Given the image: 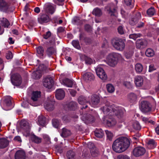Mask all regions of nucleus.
Returning <instances> with one entry per match:
<instances>
[{
	"label": "nucleus",
	"instance_id": "72a5a7b5",
	"mask_svg": "<svg viewBox=\"0 0 159 159\" xmlns=\"http://www.w3.org/2000/svg\"><path fill=\"white\" fill-rule=\"evenodd\" d=\"M68 107L70 110H75L77 108V103L74 102H71L68 104Z\"/></svg>",
	"mask_w": 159,
	"mask_h": 159
},
{
	"label": "nucleus",
	"instance_id": "1a4fd4ad",
	"mask_svg": "<svg viewBox=\"0 0 159 159\" xmlns=\"http://www.w3.org/2000/svg\"><path fill=\"white\" fill-rule=\"evenodd\" d=\"M116 5L113 3L108 5L106 8L109 15L115 19L116 18L117 15L116 11Z\"/></svg>",
	"mask_w": 159,
	"mask_h": 159
},
{
	"label": "nucleus",
	"instance_id": "c85d7f7f",
	"mask_svg": "<svg viewBox=\"0 0 159 159\" xmlns=\"http://www.w3.org/2000/svg\"><path fill=\"white\" fill-rule=\"evenodd\" d=\"M50 20L49 16L46 14H42L40 16V24L47 23Z\"/></svg>",
	"mask_w": 159,
	"mask_h": 159
},
{
	"label": "nucleus",
	"instance_id": "f3484780",
	"mask_svg": "<svg viewBox=\"0 0 159 159\" xmlns=\"http://www.w3.org/2000/svg\"><path fill=\"white\" fill-rule=\"evenodd\" d=\"M141 18V15L140 12H138L131 18L129 21V23L132 25H134L138 23L139 20Z\"/></svg>",
	"mask_w": 159,
	"mask_h": 159
},
{
	"label": "nucleus",
	"instance_id": "423d86ee",
	"mask_svg": "<svg viewBox=\"0 0 159 159\" xmlns=\"http://www.w3.org/2000/svg\"><path fill=\"white\" fill-rule=\"evenodd\" d=\"M40 97V91H33L31 94V99L32 102L30 104L32 106L36 107L39 105V98Z\"/></svg>",
	"mask_w": 159,
	"mask_h": 159
},
{
	"label": "nucleus",
	"instance_id": "c756f323",
	"mask_svg": "<svg viewBox=\"0 0 159 159\" xmlns=\"http://www.w3.org/2000/svg\"><path fill=\"white\" fill-rule=\"evenodd\" d=\"M71 134L70 131L65 128L62 129V132L61 134V136L63 137H67Z\"/></svg>",
	"mask_w": 159,
	"mask_h": 159
},
{
	"label": "nucleus",
	"instance_id": "4468645a",
	"mask_svg": "<svg viewBox=\"0 0 159 159\" xmlns=\"http://www.w3.org/2000/svg\"><path fill=\"white\" fill-rule=\"evenodd\" d=\"M104 122L108 127H111L115 125L116 124V121L112 117H110V116H106L104 120Z\"/></svg>",
	"mask_w": 159,
	"mask_h": 159
},
{
	"label": "nucleus",
	"instance_id": "aec40b11",
	"mask_svg": "<svg viewBox=\"0 0 159 159\" xmlns=\"http://www.w3.org/2000/svg\"><path fill=\"white\" fill-rule=\"evenodd\" d=\"M81 119L85 122H93L94 121L93 117L89 114H84L82 117Z\"/></svg>",
	"mask_w": 159,
	"mask_h": 159
},
{
	"label": "nucleus",
	"instance_id": "412c9836",
	"mask_svg": "<svg viewBox=\"0 0 159 159\" xmlns=\"http://www.w3.org/2000/svg\"><path fill=\"white\" fill-rule=\"evenodd\" d=\"M25 152L21 150L17 151L15 155V159H25Z\"/></svg>",
	"mask_w": 159,
	"mask_h": 159
},
{
	"label": "nucleus",
	"instance_id": "4c0bfd02",
	"mask_svg": "<svg viewBox=\"0 0 159 159\" xmlns=\"http://www.w3.org/2000/svg\"><path fill=\"white\" fill-rule=\"evenodd\" d=\"M106 88L107 91L110 93H112L114 92L115 88L113 85L108 84L107 85Z\"/></svg>",
	"mask_w": 159,
	"mask_h": 159
},
{
	"label": "nucleus",
	"instance_id": "c03bdc74",
	"mask_svg": "<svg viewBox=\"0 0 159 159\" xmlns=\"http://www.w3.org/2000/svg\"><path fill=\"white\" fill-rule=\"evenodd\" d=\"M145 54L147 56L151 57L153 56L154 54V51L151 48L148 49L145 52Z\"/></svg>",
	"mask_w": 159,
	"mask_h": 159
},
{
	"label": "nucleus",
	"instance_id": "0e129e2a",
	"mask_svg": "<svg viewBox=\"0 0 159 159\" xmlns=\"http://www.w3.org/2000/svg\"><path fill=\"white\" fill-rule=\"evenodd\" d=\"M85 62L86 64H91L93 63V60L91 58H87L85 59Z\"/></svg>",
	"mask_w": 159,
	"mask_h": 159
},
{
	"label": "nucleus",
	"instance_id": "de8ad7c7",
	"mask_svg": "<svg viewBox=\"0 0 159 159\" xmlns=\"http://www.w3.org/2000/svg\"><path fill=\"white\" fill-rule=\"evenodd\" d=\"M32 77L35 79H40V72L38 70L32 73Z\"/></svg>",
	"mask_w": 159,
	"mask_h": 159
},
{
	"label": "nucleus",
	"instance_id": "7ed1b4c3",
	"mask_svg": "<svg viewBox=\"0 0 159 159\" xmlns=\"http://www.w3.org/2000/svg\"><path fill=\"white\" fill-rule=\"evenodd\" d=\"M121 54L116 52L109 54L107 58V63L110 66L114 67L116 66L119 59L121 58Z\"/></svg>",
	"mask_w": 159,
	"mask_h": 159
},
{
	"label": "nucleus",
	"instance_id": "79ce46f5",
	"mask_svg": "<svg viewBox=\"0 0 159 159\" xmlns=\"http://www.w3.org/2000/svg\"><path fill=\"white\" fill-rule=\"evenodd\" d=\"M142 36V34L140 33L133 34H130L129 36V38L130 39H132L135 40L137 38L140 37Z\"/></svg>",
	"mask_w": 159,
	"mask_h": 159
},
{
	"label": "nucleus",
	"instance_id": "7c9ffc66",
	"mask_svg": "<svg viewBox=\"0 0 159 159\" xmlns=\"http://www.w3.org/2000/svg\"><path fill=\"white\" fill-rule=\"evenodd\" d=\"M56 52V51L55 48L52 47L48 48L46 51V53L49 57H50L51 55L55 54Z\"/></svg>",
	"mask_w": 159,
	"mask_h": 159
},
{
	"label": "nucleus",
	"instance_id": "39448f33",
	"mask_svg": "<svg viewBox=\"0 0 159 159\" xmlns=\"http://www.w3.org/2000/svg\"><path fill=\"white\" fill-rule=\"evenodd\" d=\"M0 10L5 13L12 12L14 8L10 7V4L4 0H0Z\"/></svg>",
	"mask_w": 159,
	"mask_h": 159
},
{
	"label": "nucleus",
	"instance_id": "49530a36",
	"mask_svg": "<svg viewBox=\"0 0 159 159\" xmlns=\"http://www.w3.org/2000/svg\"><path fill=\"white\" fill-rule=\"evenodd\" d=\"M40 67H41V72L43 74L46 73L48 71V70L47 67V64H42L40 65Z\"/></svg>",
	"mask_w": 159,
	"mask_h": 159
},
{
	"label": "nucleus",
	"instance_id": "ddd939ff",
	"mask_svg": "<svg viewBox=\"0 0 159 159\" xmlns=\"http://www.w3.org/2000/svg\"><path fill=\"white\" fill-rule=\"evenodd\" d=\"M56 7L50 3H47L45 4L43 9L47 13L53 14L55 11Z\"/></svg>",
	"mask_w": 159,
	"mask_h": 159
},
{
	"label": "nucleus",
	"instance_id": "5fc2aeb1",
	"mask_svg": "<svg viewBox=\"0 0 159 159\" xmlns=\"http://www.w3.org/2000/svg\"><path fill=\"white\" fill-rule=\"evenodd\" d=\"M133 127L134 129L136 130H139L141 129V126L139 123L137 121L135 122L134 123Z\"/></svg>",
	"mask_w": 159,
	"mask_h": 159
},
{
	"label": "nucleus",
	"instance_id": "20e7f679",
	"mask_svg": "<svg viewBox=\"0 0 159 159\" xmlns=\"http://www.w3.org/2000/svg\"><path fill=\"white\" fill-rule=\"evenodd\" d=\"M111 43L113 47L116 49L122 51L125 47V40L121 39L116 38L111 40Z\"/></svg>",
	"mask_w": 159,
	"mask_h": 159
},
{
	"label": "nucleus",
	"instance_id": "f03ea898",
	"mask_svg": "<svg viewBox=\"0 0 159 159\" xmlns=\"http://www.w3.org/2000/svg\"><path fill=\"white\" fill-rule=\"evenodd\" d=\"M129 139L126 137H120L113 142L112 148L113 150L118 153L122 152L129 147L130 145Z\"/></svg>",
	"mask_w": 159,
	"mask_h": 159
},
{
	"label": "nucleus",
	"instance_id": "bb28decb",
	"mask_svg": "<svg viewBox=\"0 0 159 159\" xmlns=\"http://www.w3.org/2000/svg\"><path fill=\"white\" fill-rule=\"evenodd\" d=\"M137 98V95L134 93H130L128 95V99L130 102L133 103L135 102Z\"/></svg>",
	"mask_w": 159,
	"mask_h": 159
},
{
	"label": "nucleus",
	"instance_id": "f257e3e1",
	"mask_svg": "<svg viewBox=\"0 0 159 159\" xmlns=\"http://www.w3.org/2000/svg\"><path fill=\"white\" fill-rule=\"evenodd\" d=\"M103 113L107 116H116L118 118H121L125 113V110L121 107H115L114 105H105L101 108Z\"/></svg>",
	"mask_w": 159,
	"mask_h": 159
},
{
	"label": "nucleus",
	"instance_id": "2eb2a0df",
	"mask_svg": "<svg viewBox=\"0 0 159 159\" xmlns=\"http://www.w3.org/2000/svg\"><path fill=\"white\" fill-rule=\"evenodd\" d=\"M20 128L25 132H28L30 129V124L27 121L22 120L20 122Z\"/></svg>",
	"mask_w": 159,
	"mask_h": 159
},
{
	"label": "nucleus",
	"instance_id": "6e6d98bb",
	"mask_svg": "<svg viewBox=\"0 0 159 159\" xmlns=\"http://www.w3.org/2000/svg\"><path fill=\"white\" fill-rule=\"evenodd\" d=\"M117 159H130L129 157L126 155L120 154L117 157Z\"/></svg>",
	"mask_w": 159,
	"mask_h": 159
},
{
	"label": "nucleus",
	"instance_id": "09e8293b",
	"mask_svg": "<svg viewBox=\"0 0 159 159\" xmlns=\"http://www.w3.org/2000/svg\"><path fill=\"white\" fill-rule=\"evenodd\" d=\"M73 46L77 49H79L80 48L79 42L78 40H73L72 42Z\"/></svg>",
	"mask_w": 159,
	"mask_h": 159
},
{
	"label": "nucleus",
	"instance_id": "864d4df0",
	"mask_svg": "<svg viewBox=\"0 0 159 159\" xmlns=\"http://www.w3.org/2000/svg\"><path fill=\"white\" fill-rule=\"evenodd\" d=\"M6 57L7 59H11L13 57V55L11 52L10 51H8L6 54Z\"/></svg>",
	"mask_w": 159,
	"mask_h": 159
},
{
	"label": "nucleus",
	"instance_id": "69168bd1",
	"mask_svg": "<svg viewBox=\"0 0 159 159\" xmlns=\"http://www.w3.org/2000/svg\"><path fill=\"white\" fill-rule=\"evenodd\" d=\"M124 85L128 88H129L131 87V84L130 82H125L124 84Z\"/></svg>",
	"mask_w": 159,
	"mask_h": 159
},
{
	"label": "nucleus",
	"instance_id": "f8f14e48",
	"mask_svg": "<svg viewBox=\"0 0 159 159\" xmlns=\"http://www.w3.org/2000/svg\"><path fill=\"white\" fill-rule=\"evenodd\" d=\"M146 152V150L144 148L142 147H137L134 148L133 151V155L135 157H139L143 155Z\"/></svg>",
	"mask_w": 159,
	"mask_h": 159
},
{
	"label": "nucleus",
	"instance_id": "b1692460",
	"mask_svg": "<svg viewBox=\"0 0 159 159\" xmlns=\"http://www.w3.org/2000/svg\"><path fill=\"white\" fill-rule=\"evenodd\" d=\"M9 141L5 138H0V148H4L9 145Z\"/></svg>",
	"mask_w": 159,
	"mask_h": 159
},
{
	"label": "nucleus",
	"instance_id": "6ab92c4d",
	"mask_svg": "<svg viewBox=\"0 0 159 159\" xmlns=\"http://www.w3.org/2000/svg\"><path fill=\"white\" fill-rule=\"evenodd\" d=\"M83 79L86 82H88L94 80V75L91 73L87 72L83 75Z\"/></svg>",
	"mask_w": 159,
	"mask_h": 159
},
{
	"label": "nucleus",
	"instance_id": "a19ab883",
	"mask_svg": "<svg viewBox=\"0 0 159 159\" xmlns=\"http://www.w3.org/2000/svg\"><path fill=\"white\" fill-rule=\"evenodd\" d=\"M124 4L127 6L132 8L134 6V1L133 0H124Z\"/></svg>",
	"mask_w": 159,
	"mask_h": 159
},
{
	"label": "nucleus",
	"instance_id": "473e14b6",
	"mask_svg": "<svg viewBox=\"0 0 159 159\" xmlns=\"http://www.w3.org/2000/svg\"><path fill=\"white\" fill-rule=\"evenodd\" d=\"M95 135L98 138H102L104 135L103 131L101 129H97L95 131Z\"/></svg>",
	"mask_w": 159,
	"mask_h": 159
},
{
	"label": "nucleus",
	"instance_id": "603ef678",
	"mask_svg": "<svg viewBox=\"0 0 159 159\" xmlns=\"http://www.w3.org/2000/svg\"><path fill=\"white\" fill-rule=\"evenodd\" d=\"M31 139L34 143H39L40 140V139L39 137H37L34 135H33L31 136Z\"/></svg>",
	"mask_w": 159,
	"mask_h": 159
},
{
	"label": "nucleus",
	"instance_id": "4be33fe9",
	"mask_svg": "<svg viewBox=\"0 0 159 159\" xmlns=\"http://www.w3.org/2000/svg\"><path fill=\"white\" fill-rule=\"evenodd\" d=\"M143 77L141 75L136 77L134 79V82L136 85L137 87L141 86L143 84Z\"/></svg>",
	"mask_w": 159,
	"mask_h": 159
},
{
	"label": "nucleus",
	"instance_id": "58836bf2",
	"mask_svg": "<svg viewBox=\"0 0 159 159\" xmlns=\"http://www.w3.org/2000/svg\"><path fill=\"white\" fill-rule=\"evenodd\" d=\"M93 14L96 16L99 17L102 15V11L100 9L96 8L94 9L93 11Z\"/></svg>",
	"mask_w": 159,
	"mask_h": 159
},
{
	"label": "nucleus",
	"instance_id": "680f3d73",
	"mask_svg": "<svg viewBox=\"0 0 159 159\" xmlns=\"http://www.w3.org/2000/svg\"><path fill=\"white\" fill-rule=\"evenodd\" d=\"M156 70V68L153 64H151L149 66V72H151Z\"/></svg>",
	"mask_w": 159,
	"mask_h": 159
},
{
	"label": "nucleus",
	"instance_id": "e433bc0d",
	"mask_svg": "<svg viewBox=\"0 0 159 159\" xmlns=\"http://www.w3.org/2000/svg\"><path fill=\"white\" fill-rule=\"evenodd\" d=\"M135 70L137 73H140L143 70V67L142 64L138 63L135 66Z\"/></svg>",
	"mask_w": 159,
	"mask_h": 159
},
{
	"label": "nucleus",
	"instance_id": "774afa93",
	"mask_svg": "<svg viewBox=\"0 0 159 159\" xmlns=\"http://www.w3.org/2000/svg\"><path fill=\"white\" fill-rule=\"evenodd\" d=\"M14 140L17 141L19 142H21L22 141L20 137L19 136H17L15 137L14 139Z\"/></svg>",
	"mask_w": 159,
	"mask_h": 159
},
{
	"label": "nucleus",
	"instance_id": "6e6552de",
	"mask_svg": "<svg viewBox=\"0 0 159 159\" xmlns=\"http://www.w3.org/2000/svg\"><path fill=\"white\" fill-rule=\"evenodd\" d=\"M11 80L13 85L16 86L20 85L22 82L21 76L18 73L12 75L11 76Z\"/></svg>",
	"mask_w": 159,
	"mask_h": 159
},
{
	"label": "nucleus",
	"instance_id": "e2e57ef3",
	"mask_svg": "<svg viewBox=\"0 0 159 159\" xmlns=\"http://www.w3.org/2000/svg\"><path fill=\"white\" fill-rule=\"evenodd\" d=\"M80 20V19L77 17H75L72 20V23L74 24H77Z\"/></svg>",
	"mask_w": 159,
	"mask_h": 159
},
{
	"label": "nucleus",
	"instance_id": "9b49d317",
	"mask_svg": "<svg viewBox=\"0 0 159 159\" xmlns=\"http://www.w3.org/2000/svg\"><path fill=\"white\" fill-rule=\"evenodd\" d=\"M96 74L101 79L105 81L107 79V75L102 68L98 66L95 69Z\"/></svg>",
	"mask_w": 159,
	"mask_h": 159
},
{
	"label": "nucleus",
	"instance_id": "bf43d9fd",
	"mask_svg": "<svg viewBox=\"0 0 159 159\" xmlns=\"http://www.w3.org/2000/svg\"><path fill=\"white\" fill-rule=\"evenodd\" d=\"M65 0H53L54 2L58 5H62L63 4L62 3Z\"/></svg>",
	"mask_w": 159,
	"mask_h": 159
},
{
	"label": "nucleus",
	"instance_id": "3c124183",
	"mask_svg": "<svg viewBox=\"0 0 159 159\" xmlns=\"http://www.w3.org/2000/svg\"><path fill=\"white\" fill-rule=\"evenodd\" d=\"M46 125L45 117L43 116H40V126H45Z\"/></svg>",
	"mask_w": 159,
	"mask_h": 159
},
{
	"label": "nucleus",
	"instance_id": "393cba45",
	"mask_svg": "<svg viewBox=\"0 0 159 159\" xmlns=\"http://www.w3.org/2000/svg\"><path fill=\"white\" fill-rule=\"evenodd\" d=\"M146 41L143 39H138L136 42V47L138 48H140L143 46L146 45Z\"/></svg>",
	"mask_w": 159,
	"mask_h": 159
},
{
	"label": "nucleus",
	"instance_id": "0eeeda50",
	"mask_svg": "<svg viewBox=\"0 0 159 159\" xmlns=\"http://www.w3.org/2000/svg\"><path fill=\"white\" fill-rule=\"evenodd\" d=\"M152 106L148 101H142L140 104V109L142 112L148 113L152 110Z\"/></svg>",
	"mask_w": 159,
	"mask_h": 159
},
{
	"label": "nucleus",
	"instance_id": "338daca9",
	"mask_svg": "<svg viewBox=\"0 0 159 159\" xmlns=\"http://www.w3.org/2000/svg\"><path fill=\"white\" fill-rule=\"evenodd\" d=\"M62 120L66 122H67L69 121V117L68 116L65 115L62 117Z\"/></svg>",
	"mask_w": 159,
	"mask_h": 159
},
{
	"label": "nucleus",
	"instance_id": "cd10ccee",
	"mask_svg": "<svg viewBox=\"0 0 159 159\" xmlns=\"http://www.w3.org/2000/svg\"><path fill=\"white\" fill-rule=\"evenodd\" d=\"M11 97L10 96H8L5 97L3 101V105L4 106L9 107L11 104Z\"/></svg>",
	"mask_w": 159,
	"mask_h": 159
},
{
	"label": "nucleus",
	"instance_id": "5701e85b",
	"mask_svg": "<svg viewBox=\"0 0 159 159\" xmlns=\"http://www.w3.org/2000/svg\"><path fill=\"white\" fill-rule=\"evenodd\" d=\"M54 101H51L47 103L44 105L45 109L48 111H52L54 108Z\"/></svg>",
	"mask_w": 159,
	"mask_h": 159
},
{
	"label": "nucleus",
	"instance_id": "a211bd4d",
	"mask_svg": "<svg viewBox=\"0 0 159 159\" xmlns=\"http://www.w3.org/2000/svg\"><path fill=\"white\" fill-rule=\"evenodd\" d=\"M65 96V92L62 89H58L56 90L55 96L57 99L61 100L64 98Z\"/></svg>",
	"mask_w": 159,
	"mask_h": 159
},
{
	"label": "nucleus",
	"instance_id": "13d9d810",
	"mask_svg": "<svg viewBox=\"0 0 159 159\" xmlns=\"http://www.w3.org/2000/svg\"><path fill=\"white\" fill-rule=\"evenodd\" d=\"M51 32L50 31H48L45 34H44L43 35V38L45 39H47L51 36Z\"/></svg>",
	"mask_w": 159,
	"mask_h": 159
},
{
	"label": "nucleus",
	"instance_id": "a18cd8bd",
	"mask_svg": "<svg viewBox=\"0 0 159 159\" xmlns=\"http://www.w3.org/2000/svg\"><path fill=\"white\" fill-rule=\"evenodd\" d=\"M155 13V11L154 8L151 7L148 9L147 11L148 15L149 16H153Z\"/></svg>",
	"mask_w": 159,
	"mask_h": 159
},
{
	"label": "nucleus",
	"instance_id": "052dcab7",
	"mask_svg": "<svg viewBox=\"0 0 159 159\" xmlns=\"http://www.w3.org/2000/svg\"><path fill=\"white\" fill-rule=\"evenodd\" d=\"M85 30L87 32H90L92 31L91 26L89 25H85Z\"/></svg>",
	"mask_w": 159,
	"mask_h": 159
},
{
	"label": "nucleus",
	"instance_id": "dca6fc26",
	"mask_svg": "<svg viewBox=\"0 0 159 159\" xmlns=\"http://www.w3.org/2000/svg\"><path fill=\"white\" fill-rule=\"evenodd\" d=\"M99 102V97L97 95H93L91 96L90 100L89 102L92 106L94 107L98 105Z\"/></svg>",
	"mask_w": 159,
	"mask_h": 159
},
{
	"label": "nucleus",
	"instance_id": "4d7b16f0",
	"mask_svg": "<svg viewBox=\"0 0 159 159\" xmlns=\"http://www.w3.org/2000/svg\"><path fill=\"white\" fill-rule=\"evenodd\" d=\"M118 33L120 34H124V30L123 27L121 25L119 26L117 29Z\"/></svg>",
	"mask_w": 159,
	"mask_h": 159
},
{
	"label": "nucleus",
	"instance_id": "ea45409f",
	"mask_svg": "<svg viewBox=\"0 0 159 159\" xmlns=\"http://www.w3.org/2000/svg\"><path fill=\"white\" fill-rule=\"evenodd\" d=\"M148 147L149 148H154L156 146V144L153 139H150L148 143Z\"/></svg>",
	"mask_w": 159,
	"mask_h": 159
},
{
	"label": "nucleus",
	"instance_id": "37998d69",
	"mask_svg": "<svg viewBox=\"0 0 159 159\" xmlns=\"http://www.w3.org/2000/svg\"><path fill=\"white\" fill-rule=\"evenodd\" d=\"M75 155V153L71 150L68 151L67 153L66 156L68 159H74Z\"/></svg>",
	"mask_w": 159,
	"mask_h": 159
},
{
	"label": "nucleus",
	"instance_id": "f704fd0d",
	"mask_svg": "<svg viewBox=\"0 0 159 159\" xmlns=\"http://www.w3.org/2000/svg\"><path fill=\"white\" fill-rule=\"evenodd\" d=\"M1 24L4 27L7 28L10 25V23L8 20L5 18H3L1 20Z\"/></svg>",
	"mask_w": 159,
	"mask_h": 159
},
{
	"label": "nucleus",
	"instance_id": "c9c22d12",
	"mask_svg": "<svg viewBox=\"0 0 159 159\" xmlns=\"http://www.w3.org/2000/svg\"><path fill=\"white\" fill-rule=\"evenodd\" d=\"M78 102L80 104L82 105H85L88 102L85 98L83 96H80L79 97L78 99Z\"/></svg>",
	"mask_w": 159,
	"mask_h": 159
},
{
	"label": "nucleus",
	"instance_id": "a878e982",
	"mask_svg": "<svg viewBox=\"0 0 159 159\" xmlns=\"http://www.w3.org/2000/svg\"><path fill=\"white\" fill-rule=\"evenodd\" d=\"M62 83V84L68 87H72L74 84V82L72 80L67 78L63 79Z\"/></svg>",
	"mask_w": 159,
	"mask_h": 159
},
{
	"label": "nucleus",
	"instance_id": "2f4dec72",
	"mask_svg": "<svg viewBox=\"0 0 159 159\" xmlns=\"http://www.w3.org/2000/svg\"><path fill=\"white\" fill-rule=\"evenodd\" d=\"M105 132L107 136V139L110 141H112L114 136L113 133L107 130H106Z\"/></svg>",
	"mask_w": 159,
	"mask_h": 159
},
{
	"label": "nucleus",
	"instance_id": "8fccbe9b",
	"mask_svg": "<svg viewBox=\"0 0 159 159\" xmlns=\"http://www.w3.org/2000/svg\"><path fill=\"white\" fill-rule=\"evenodd\" d=\"M52 124L54 127L57 128L60 124V121L57 119H54L52 120Z\"/></svg>",
	"mask_w": 159,
	"mask_h": 159
},
{
	"label": "nucleus",
	"instance_id": "9d476101",
	"mask_svg": "<svg viewBox=\"0 0 159 159\" xmlns=\"http://www.w3.org/2000/svg\"><path fill=\"white\" fill-rule=\"evenodd\" d=\"M43 83V86L48 89H51L54 84V81L52 78L49 76L44 77Z\"/></svg>",
	"mask_w": 159,
	"mask_h": 159
}]
</instances>
